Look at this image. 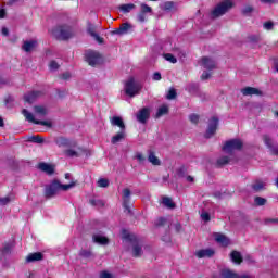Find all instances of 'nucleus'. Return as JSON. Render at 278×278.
Segmentation results:
<instances>
[{"label": "nucleus", "instance_id": "1", "mask_svg": "<svg viewBox=\"0 0 278 278\" xmlns=\"http://www.w3.org/2000/svg\"><path fill=\"white\" fill-rule=\"evenodd\" d=\"M75 186H77V181H72L67 185H62L60 180L54 179L48 186H46L45 197L46 199H52V197H55V194H58L60 190L66 192L67 190H71V188H75Z\"/></svg>", "mask_w": 278, "mask_h": 278}, {"label": "nucleus", "instance_id": "2", "mask_svg": "<svg viewBox=\"0 0 278 278\" xmlns=\"http://www.w3.org/2000/svg\"><path fill=\"white\" fill-rule=\"evenodd\" d=\"M111 125H113V127L119 128V131L111 138V142L113 144H118V142H123V140L127 138L126 126H125V122L123 121V117L113 116L111 118Z\"/></svg>", "mask_w": 278, "mask_h": 278}, {"label": "nucleus", "instance_id": "3", "mask_svg": "<svg viewBox=\"0 0 278 278\" xmlns=\"http://www.w3.org/2000/svg\"><path fill=\"white\" fill-rule=\"evenodd\" d=\"M124 90L127 97L134 98L136 94H140V90H142V85L136 81V78L131 76L125 83Z\"/></svg>", "mask_w": 278, "mask_h": 278}, {"label": "nucleus", "instance_id": "4", "mask_svg": "<svg viewBox=\"0 0 278 278\" xmlns=\"http://www.w3.org/2000/svg\"><path fill=\"white\" fill-rule=\"evenodd\" d=\"M231 8H233L232 0H223L214 8V10L211 12V15L213 18H218L220 16H224V14H227V12L231 10Z\"/></svg>", "mask_w": 278, "mask_h": 278}, {"label": "nucleus", "instance_id": "5", "mask_svg": "<svg viewBox=\"0 0 278 278\" xmlns=\"http://www.w3.org/2000/svg\"><path fill=\"white\" fill-rule=\"evenodd\" d=\"M54 34L58 40H71V38L74 36L73 27L66 24L58 26L54 29Z\"/></svg>", "mask_w": 278, "mask_h": 278}, {"label": "nucleus", "instance_id": "6", "mask_svg": "<svg viewBox=\"0 0 278 278\" xmlns=\"http://www.w3.org/2000/svg\"><path fill=\"white\" fill-rule=\"evenodd\" d=\"M85 60L89 66H99L103 62V56L97 51L89 50L85 54Z\"/></svg>", "mask_w": 278, "mask_h": 278}, {"label": "nucleus", "instance_id": "7", "mask_svg": "<svg viewBox=\"0 0 278 278\" xmlns=\"http://www.w3.org/2000/svg\"><path fill=\"white\" fill-rule=\"evenodd\" d=\"M242 147H244L242 140L231 139L226 141L222 149L223 151H227V153H231V151H242Z\"/></svg>", "mask_w": 278, "mask_h": 278}, {"label": "nucleus", "instance_id": "8", "mask_svg": "<svg viewBox=\"0 0 278 278\" xmlns=\"http://www.w3.org/2000/svg\"><path fill=\"white\" fill-rule=\"evenodd\" d=\"M22 114L26 118V121H28V123H34V125H42L43 127L49 128L53 127V124L51 122L36 119V117H34V114H31L27 109H23Z\"/></svg>", "mask_w": 278, "mask_h": 278}, {"label": "nucleus", "instance_id": "9", "mask_svg": "<svg viewBox=\"0 0 278 278\" xmlns=\"http://www.w3.org/2000/svg\"><path fill=\"white\" fill-rule=\"evenodd\" d=\"M123 195H122V201H123V207L125 212H128V214H131V190L129 188L123 189Z\"/></svg>", "mask_w": 278, "mask_h": 278}, {"label": "nucleus", "instance_id": "10", "mask_svg": "<svg viewBox=\"0 0 278 278\" xmlns=\"http://www.w3.org/2000/svg\"><path fill=\"white\" fill-rule=\"evenodd\" d=\"M136 118L138 123H141V125H146L147 121L151 118V109L144 106L141 110L138 111L136 114Z\"/></svg>", "mask_w": 278, "mask_h": 278}, {"label": "nucleus", "instance_id": "11", "mask_svg": "<svg viewBox=\"0 0 278 278\" xmlns=\"http://www.w3.org/2000/svg\"><path fill=\"white\" fill-rule=\"evenodd\" d=\"M216 129H218V117H212L208 122V128L204 135L205 138H212L214 134H216Z\"/></svg>", "mask_w": 278, "mask_h": 278}, {"label": "nucleus", "instance_id": "12", "mask_svg": "<svg viewBox=\"0 0 278 278\" xmlns=\"http://www.w3.org/2000/svg\"><path fill=\"white\" fill-rule=\"evenodd\" d=\"M140 8L141 10L137 14V18L139 23H144V21H147V14H151V12H153V9L149 7L147 3H141Z\"/></svg>", "mask_w": 278, "mask_h": 278}, {"label": "nucleus", "instance_id": "13", "mask_svg": "<svg viewBox=\"0 0 278 278\" xmlns=\"http://www.w3.org/2000/svg\"><path fill=\"white\" fill-rule=\"evenodd\" d=\"M87 33L89 34V36H91V38H94V40L99 43V45H103L104 40L103 37L99 36V34H97V26L92 25V24H88L87 26Z\"/></svg>", "mask_w": 278, "mask_h": 278}, {"label": "nucleus", "instance_id": "14", "mask_svg": "<svg viewBox=\"0 0 278 278\" xmlns=\"http://www.w3.org/2000/svg\"><path fill=\"white\" fill-rule=\"evenodd\" d=\"M243 97H253L256 96V97H263L264 96V92H262V90L255 88V87H245L241 90Z\"/></svg>", "mask_w": 278, "mask_h": 278}, {"label": "nucleus", "instance_id": "15", "mask_svg": "<svg viewBox=\"0 0 278 278\" xmlns=\"http://www.w3.org/2000/svg\"><path fill=\"white\" fill-rule=\"evenodd\" d=\"M37 168L42 173H46V175H53L55 173V165H51L46 162L39 163Z\"/></svg>", "mask_w": 278, "mask_h": 278}, {"label": "nucleus", "instance_id": "16", "mask_svg": "<svg viewBox=\"0 0 278 278\" xmlns=\"http://www.w3.org/2000/svg\"><path fill=\"white\" fill-rule=\"evenodd\" d=\"M216 251L214 249H201L195 252V256L199 260H203V257H214Z\"/></svg>", "mask_w": 278, "mask_h": 278}, {"label": "nucleus", "instance_id": "17", "mask_svg": "<svg viewBox=\"0 0 278 278\" xmlns=\"http://www.w3.org/2000/svg\"><path fill=\"white\" fill-rule=\"evenodd\" d=\"M42 94H45L42 91H30L24 96V100L26 103H34L36 99H39Z\"/></svg>", "mask_w": 278, "mask_h": 278}, {"label": "nucleus", "instance_id": "18", "mask_svg": "<svg viewBox=\"0 0 278 278\" xmlns=\"http://www.w3.org/2000/svg\"><path fill=\"white\" fill-rule=\"evenodd\" d=\"M56 144L58 147H68V148H72V147H77V141H73L68 138H65V137H60L58 140H56Z\"/></svg>", "mask_w": 278, "mask_h": 278}, {"label": "nucleus", "instance_id": "19", "mask_svg": "<svg viewBox=\"0 0 278 278\" xmlns=\"http://www.w3.org/2000/svg\"><path fill=\"white\" fill-rule=\"evenodd\" d=\"M41 260H45V254L41 252L29 253L26 256L27 264H31V262H41Z\"/></svg>", "mask_w": 278, "mask_h": 278}, {"label": "nucleus", "instance_id": "20", "mask_svg": "<svg viewBox=\"0 0 278 278\" xmlns=\"http://www.w3.org/2000/svg\"><path fill=\"white\" fill-rule=\"evenodd\" d=\"M201 62L202 66L207 71H214V68H216V62H214L210 56H203Z\"/></svg>", "mask_w": 278, "mask_h": 278}, {"label": "nucleus", "instance_id": "21", "mask_svg": "<svg viewBox=\"0 0 278 278\" xmlns=\"http://www.w3.org/2000/svg\"><path fill=\"white\" fill-rule=\"evenodd\" d=\"M148 162L152 164V166H161L162 161L155 155V152L153 150H150L148 153Z\"/></svg>", "mask_w": 278, "mask_h": 278}, {"label": "nucleus", "instance_id": "22", "mask_svg": "<svg viewBox=\"0 0 278 278\" xmlns=\"http://www.w3.org/2000/svg\"><path fill=\"white\" fill-rule=\"evenodd\" d=\"M37 45H38V41H36V40L24 41L22 49L26 53H29V52L34 51V49H36Z\"/></svg>", "mask_w": 278, "mask_h": 278}, {"label": "nucleus", "instance_id": "23", "mask_svg": "<svg viewBox=\"0 0 278 278\" xmlns=\"http://www.w3.org/2000/svg\"><path fill=\"white\" fill-rule=\"evenodd\" d=\"M33 110H34V113L40 118H45V116L49 114V111L42 105H35Z\"/></svg>", "mask_w": 278, "mask_h": 278}, {"label": "nucleus", "instance_id": "24", "mask_svg": "<svg viewBox=\"0 0 278 278\" xmlns=\"http://www.w3.org/2000/svg\"><path fill=\"white\" fill-rule=\"evenodd\" d=\"M92 238L96 244H102L103 247L110 244V239L108 237H103L101 235H93Z\"/></svg>", "mask_w": 278, "mask_h": 278}, {"label": "nucleus", "instance_id": "25", "mask_svg": "<svg viewBox=\"0 0 278 278\" xmlns=\"http://www.w3.org/2000/svg\"><path fill=\"white\" fill-rule=\"evenodd\" d=\"M220 277L223 278H240V275L238 273L231 270V269H222L220 270Z\"/></svg>", "mask_w": 278, "mask_h": 278}, {"label": "nucleus", "instance_id": "26", "mask_svg": "<svg viewBox=\"0 0 278 278\" xmlns=\"http://www.w3.org/2000/svg\"><path fill=\"white\" fill-rule=\"evenodd\" d=\"M215 240L216 242L222 244V247H229V239L223 233H216Z\"/></svg>", "mask_w": 278, "mask_h": 278}, {"label": "nucleus", "instance_id": "27", "mask_svg": "<svg viewBox=\"0 0 278 278\" xmlns=\"http://www.w3.org/2000/svg\"><path fill=\"white\" fill-rule=\"evenodd\" d=\"M230 257H231V261L235 263V264H241L242 262H244V258L242 257V254L236 250H233L231 253H230Z\"/></svg>", "mask_w": 278, "mask_h": 278}, {"label": "nucleus", "instance_id": "28", "mask_svg": "<svg viewBox=\"0 0 278 278\" xmlns=\"http://www.w3.org/2000/svg\"><path fill=\"white\" fill-rule=\"evenodd\" d=\"M119 12H123V14H129L131 10H136V4L134 3H127V4H122L118 7Z\"/></svg>", "mask_w": 278, "mask_h": 278}, {"label": "nucleus", "instance_id": "29", "mask_svg": "<svg viewBox=\"0 0 278 278\" xmlns=\"http://www.w3.org/2000/svg\"><path fill=\"white\" fill-rule=\"evenodd\" d=\"M228 163H229V156H222L217 159L215 166L216 168H223V166H227Z\"/></svg>", "mask_w": 278, "mask_h": 278}, {"label": "nucleus", "instance_id": "30", "mask_svg": "<svg viewBox=\"0 0 278 278\" xmlns=\"http://www.w3.org/2000/svg\"><path fill=\"white\" fill-rule=\"evenodd\" d=\"M163 205H165V207H168L169 210H175V207H177L175 202H173V199L168 197L163 198Z\"/></svg>", "mask_w": 278, "mask_h": 278}, {"label": "nucleus", "instance_id": "31", "mask_svg": "<svg viewBox=\"0 0 278 278\" xmlns=\"http://www.w3.org/2000/svg\"><path fill=\"white\" fill-rule=\"evenodd\" d=\"M28 142H34L35 144H42L45 142V138L40 135L30 136L28 138Z\"/></svg>", "mask_w": 278, "mask_h": 278}, {"label": "nucleus", "instance_id": "32", "mask_svg": "<svg viewBox=\"0 0 278 278\" xmlns=\"http://www.w3.org/2000/svg\"><path fill=\"white\" fill-rule=\"evenodd\" d=\"M165 114H168V106L162 105L161 108L157 109L155 116L156 118H162V116H165Z\"/></svg>", "mask_w": 278, "mask_h": 278}, {"label": "nucleus", "instance_id": "33", "mask_svg": "<svg viewBox=\"0 0 278 278\" xmlns=\"http://www.w3.org/2000/svg\"><path fill=\"white\" fill-rule=\"evenodd\" d=\"M266 203H268V200H266L265 198H262V197L254 198V204L257 207H262V206L266 205Z\"/></svg>", "mask_w": 278, "mask_h": 278}, {"label": "nucleus", "instance_id": "34", "mask_svg": "<svg viewBox=\"0 0 278 278\" xmlns=\"http://www.w3.org/2000/svg\"><path fill=\"white\" fill-rule=\"evenodd\" d=\"M134 257H142V247L139 244H135L132 248Z\"/></svg>", "mask_w": 278, "mask_h": 278}, {"label": "nucleus", "instance_id": "35", "mask_svg": "<svg viewBox=\"0 0 278 278\" xmlns=\"http://www.w3.org/2000/svg\"><path fill=\"white\" fill-rule=\"evenodd\" d=\"M252 190L254 192H261V190H264V184L261 180H256V184L252 185Z\"/></svg>", "mask_w": 278, "mask_h": 278}, {"label": "nucleus", "instance_id": "36", "mask_svg": "<svg viewBox=\"0 0 278 278\" xmlns=\"http://www.w3.org/2000/svg\"><path fill=\"white\" fill-rule=\"evenodd\" d=\"M166 99L168 101H173V99H177V90H175V88L169 89L166 94Z\"/></svg>", "mask_w": 278, "mask_h": 278}, {"label": "nucleus", "instance_id": "37", "mask_svg": "<svg viewBox=\"0 0 278 278\" xmlns=\"http://www.w3.org/2000/svg\"><path fill=\"white\" fill-rule=\"evenodd\" d=\"M131 24L129 23H123L121 26H119V31H122V35L123 34H127V31H129V29H131Z\"/></svg>", "mask_w": 278, "mask_h": 278}, {"label": "nucleus", "instance_id": "38", "mask_svg": "<svg viewBox=\"0 0 278 278\" xmlns=\"http://www.w3.org/2000/svg\"><path fill=\"white\" fill-rule=\"evenodd\" d=\"M64 154L67 155V157H79V153L73 149L65 150Z\"/></svg>", "mask_w": 278, "mask_h": 278}, {"label": "nucleus", "instance_id": "39", "mask_svg": "<svg viewBox=\"0 0 278 278\" xmlns=\"http://www.w3.org/2000/svg\"><path fill=\"white\" fill-rule=\"evenodd\" d=\"M12 243H4V247L2 248V254L8 255L12 253Z\"/></svg>", "mask_w": 278, "mask_h": 278}, {"label": "nucleus", "instance_id": "40", "mask_svg": "<svg viewBox=\"0 0 278 278\" xmlns=\"http://www.w3.org/2000/svg\"><path fill=\"white\" fill-rule=\"evenodd\" d=\"M98 186L99 188H108L110 186V180H108L106 178H100L98 180Z\"/></svg>", "mask_w": 278, "mask_h": 278}, {"label": "nucleus", "instance_id": "41", "mask_svg": "<svg viewBox=\"0 0 278 278\" xmlns=\"http://www.w3.org/2000/svg\"><path fill=\"white\" fill-rule=\"evenodd\" d=\"M164 225H166L165 217H159L154 223V227H164Z\"/></svg>", "mask_w": 278, "mask_h": 278}, {"label": "nucleus", "instance_id": "42", "mask_svg": "<svg viewBox=\"0 0 278 278\" xmlns=\"http://www.w3.org/2000/svg\"><path fill=\"white\" fill-rule=\"evenodd\" d=\"M164 58L165 60H167V62H170L172 64H177V58H175V55L166 53L164 54Z\"/></svg>", "mask_w": 278, "mask_h": 278}, {"label": "nucleus", "instance_id": "43", "mask_svg": "<svg viewBox=\"0 0 278 278\" xmlns=\"http://www.w3.org/2000/svg\"><path fill=\"white\" fill-rule=\"evenodd\" d=\"M199 114L192 113L191 115H189V121L193 125H199Z\"/></svg>", "mask_w": 278, "mask_h": 278}, {"label": "nucleus", "instance_id": "44", "mask_svg": "<svg viewBox=\"0 0 278 278\" xmlns=\"http://www.w3.org/2000/svg\"><path fill=\"white\" fill-rule=\"evenodd\" d=\"M249 42H253L254 45H257V42H260V40H262V38L260 37V35H251L248 37Z\"/></svg>", "mask_w": 278, "mask_h": 278}, {"label": "nucleus", "instance_id": "45", "mask_svg": "<svg viewBox=\"0 0 278 278\" xmlns=\"http://www.w3.org/2000/svg\"><path fill=\"white\" fill-rule=\"evenodd\" d=\"M175 8V2L173 1H166L164 3L163 10H165L166 12L173 10Z\"/></svg>", "mask_w": 278, "mask_h": 278}, {"label": "nucleus", "instance_id": "46", "mask_svg": "<svg viewBox=\"0 0 278 278\" xmlns=\"http://www.w3.org/2000/svg\"><path fill=\"white\" fill-rule=\"evenodd\" d=\"M135 160H137L139 164H143V162H147V157L140 152L136 153Z\"/></svg>", "mask_w": 278, "mask_h": 278}, {"label": "nucleus", "instance_id": "47", "mask_svg": "<svg viewBox=\"0 0 278 278\" xmlns=\"http://www.w3.org/2000/svg\"><path fill=\"white\" fill-rule=\"evenodd\" d=\"M263 140L268 149L273 148V139H270L268 135L263 136Z\"/></svg>", "mask_w": 278, "mask_h": 278}, {"label": "nucleus", "instance_id": "48", "mask_svg": "<svg viewBox=\"0 0 278 278\" xmlns=\"http://www.w3.org/2000/svg\"><path fill=\"white\" fill-rule=\"evenodd\" d=\"M241 12H242L243 16H249L251 14V12H253V7L247 5L244 9H242Z\"/></svg>", "mask_w": 278, "mask_h": 278}, {"label": "nucleus", "instance_id": "49", "mask_svg": "<svg viewBox=\"0 0 278 278\" xmlns=\"http://www.w3.org/2000/svg\"><path fill=\"white\" fill-rule=\"evenodd\" d=\"M263 27H264V29H267V31H270V29H273V27H275V23H273V22H270V21L265 22V23L263 24Z\"/></svg>", "mask_w": 278, "mask_h": 278}, {"label": "nucleus", "instance_id": "50", "mask_svg": "<svg viewBox=\"0 0 278 278\" xmlns=\"http://www.w3.org/2000/svg\"><path fill=\"white\" fill-rule=\"evenodd\" d=\"M50 71H58L60 68V64H58L55 61H51L49 64Z\"/></svg>", "mask_w": 278, "mask_h": 278}, {"label": "nucleus", "instance_id": "51", "mask_svg": "<svg viewBox=\"0 0 278 278\" xmlns=\"http://www.w3.org/2000/svg\"><path fill=\"white\" fill-rule=\"evenodd\" d=\"M201 218H202V220H205V223H210V220L212 219L210 216V213H207V212L202 213Z\"/></svg>", "mask_w": 278, "mask_h": 278}, {"label": "nucleus", "instance_id": "52", "mask_svg": "<svg viewBox=\"0 0 278 278\" xmlns=\"http://www.w3.org/2000/svg\"><path fill=\"white\" fill-rule=\"evenodd\" d=\"M153 81L162 80V74L160 72H155L152 76Z\"/></svg>", "mask_w": 278, "mask_h": 278}, {"label": "nucleus", "instance_id": "53", "mask_svg": "<svg viewBox=\"0 0 278 278\" xmlns=\"http://www.w3.org/2000/svg\"><path fill=\"white\" fill-rule=\"evenodd\" d=\"M212 77V74L210 72H203L201 75L202 81H205V79H210Z\"/></svg>", "mask_w": 278, "mask_h": 278}, {"label": "nucleus", "instance_id": "54", "mask_svg": "<svg viewBox=\"0 0 278 278\" xmlns=\"http://www.w3.org/2000/svg\"><path fill=\"white\" fill-rule=\"evenodd\" d=\"M10 197L0 198V204L8 205L10 203Z\"/></svg>", "mask_w": 278, "mask_h": 278}, {"label": "nucleus", "instance_id": "55", "mask_svg": "<svg viewBox=\"0 0 278 278\" xmlns=\"http://www.w3.org/2000/svg\"><path fill=\"white\" fill-rule=\"evenodd\" d=\"M66 94H68L67 90H58V96L60 97V99H64Z\"/></svg>", "mask_w": 278, "mask_h": 278}, {"label": "nucleus", "instance_id": "56", "mask_svg": "<svg viewBox=\"0 0 278 278\" xmlns=\"http://www.w3.org/2000/svg\"><path fill=\"white\" fill-rule=\"evenodd\" d=\"M100 278H112V274H110L108 271H102L100 275Z\"/></svg>", "mask_w": 278, "mask_h": 278}, {"label": "nucleus", "instance_id": "57", "mask_svg": "<svg viewBox=\"0 0 278 278\" xmlns=\"http://www.w3.org/2000/svg\"><path fill=\"white\" fill-rule=\"evenodd\" d=\"M18 1H23V0H8L7 5L12 7L14 5V3H18Z\"/></svg>", "mask_w": 278, "mask_h": 278}, {"label": "nucleus", "instance_id": "58", "mask_svg": "<svg viewBox=\"0 0 278 278\" xmlns=\"http://www.w3.org/2000/svg\"><path fill=\"white\" fill-rule=\"evenodd\" d=\"M184 173H186V167H180V168L178 169V175H179V177H184Z\"/></svg>", "mask_w": 278, "mask_h": 278}, {"label": "nucleus", "instance_id": "59", "mask_svg": "<svg viewBox=\"0 0 278 278\" xmlns=\"http://www.w3.org/2000/svg\"><path fill=\"white\" fill-rule=\"evenodd\" d=\"M2 36H10V30L5 27L2 28Z\"/></svg>", "mask_w": 278, "mask_h": 278}, {"label": "nucleus", "instance_id": "60", "mask_svg": "<svg viewBox=\"0 0 278 278\" xmlns=\"http://www.w3.org/2000/svg\"><path fill=\"white\" fill-rule=\"evenodd\" d=\"M271 155H278V147L270 149Z\"/></svg>", "mask_w": 278, "mask_h": 278}, {"label": "nucleus", "instance_id": "61", "mask_svg": "<svg viewBox=\"0 0 278 278\" xmlns=\"http://www.w3.org/2000/svg\"><path fill=\"white\" fill-rule=\"evenodd\" d=\"M5 9H0V18H5Z\"/></svg>", "mask_w": 278, "mask_h": 278}, {"label": "nucleus", "instance_id": "62", "mask_svg": "<svg viewBox=\"0 0 278 278\" xmlns=\"http://www.w3.org/2000/svg\"><path fill=\"white\" fill-rule=\"evenodd\" d=\"M62 79H71V73L62 74Z\"/></svg>", "mask_w": 278, "mask_h": 278}, {"label": "nucleus", "instance_id": "63", "mask_svg": "<svg viewBox=\"0 0 278 278\" xmlns=\"http://www.w3.org/2000/svg\"><path fill=\"white\" fill-rule=\"evenodd\" d=\"M176 231L179 233L181 231V224L177 223L175 226Z\"/></svg>", "mask_w": 278, "mask_h": 278}, {"label": "nucleus", "instance_id": "64", "mask_svg": "<svg viewBox=\"0 0 278 278\" xmlns=\"http://www.w3.org/2000/svg\"><path fill=\"white\" fill-rule=\"evenodd\" d=\"M265 223H278V218L266 219Z\"/></svg>", "mask_w": 278, "mask_h": 278}]
</instances>
